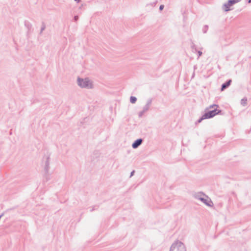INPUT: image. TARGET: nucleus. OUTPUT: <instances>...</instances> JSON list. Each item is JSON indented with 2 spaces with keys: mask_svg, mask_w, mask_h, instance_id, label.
Listing matches in <instances>:
<instances>
[{
  "mask_svg": "<svg viewBox=\"0 0 251 251\" xmlns=\"http://www.w3.org/2000/svg\"><path fill=\"white\" fill-rule=\"evenodd\" d=\"M78 19V16L77 15L74 16V20L76 21Z\"/></svg>",
  "mask_w": 251,
  "mask_h": 251,
  "instance_id": "19",
  "label": "nucleus"
},
{
  "mask_svg": "<svg viewBox=\"0 0 251 251\" xmlns=\"http://www.w3.org/2000/svg\"><path fill=\"white\" fill-rule=\"evenodd\" d=\"M77 84L79 86L83 88H92L93 86L92 82L88 78L83 79L78 77Z\"/></svg>",
  "mask_w": 251,
  "mask_h": 251,
  "instance_id": "1",
  "label": "nucleus"
},
{
  "mask_svg": "<svg viewBox=\"0 0 251 251\" xmlns=\"http://www.w3.org/2000/svg\"><path fill=\"white\" fill-rule=\"evenodd\" d=\"M198 54V59L202 55V53L201 50H198L197 52Z\"/></svg>",
  "mask_w": 251,
  "mask_h": 251,
  "instance_id": "17",
  "label": "nucleus"
},
{
  "mask_svg": "<svg viewBox=\"0 0 251 251\" xmlns=\"http://www.w3.org/2000/svg\"><path fill=\"white\" fill-rule=\"evenodd\" d=\"M231 82V79H229L225 83H223L221 86V91H224L225 89L228 87L230 85Z\"/></svg>",
  "mask_w": 251,
  "mask_h": 251,
  "instance_id": "8",
  "label": "nucleus"
},
{
  "mask_svg": "<svg viewBox=\"0 0 251 251\" xmlns=\"http://www.w3.org/2000/svg\"><path fill=\"white\" fill-rule=\"evenodd\" d=\"M200 201L203 202L207 206H211V205L210 203H212V202L211 201V200L208 201L207 199L202 197V198L200 199Z\"/></svg>",
  "mask_w": 251,
  "mask_h": 251,
  "instance_id": "10",
  "label": "nucleus"
},
{
  "mask_svg": "<svg viewBox=\"0 0 251 251\" xmlns=\"http://www.w3.org/2000/svg\"><path fill=\"white\" fill-rule=\"evenodd\" d=\"M218 105H216V104H213V105H211L209 106V108H213L214 107H218Z\"/></svg>",
  "mask_w": 251,
  "mask_h": 251,
  "instance_id": "18",
  "label": "nucleus"
},
{
  "mask_svg": "<svg viewBox=\"0 0 251 251\" xmlns=\"http://www.w3.org/2000/svg\"><path fill=\"white\" fill-rule=\"evenodd\" d=\"M164 5H160V6H159V10H163V8H164Z\"/></svg>",
  "mask_w": 251,
  "mask_h": 251,
  "instance_id": "20",
  "label": "nucleus"
},
{
  "mask_svg": "<svg viewBox=\"0 0 251 251\" xmlns=\"http://www.w3.org/2000/svg\"><path fill=\"white\" fill-rule=\"evenodd\" d=\"M94 210H95V208H92V209L90 210V211H91V212H92V211H93Z\"/></svg>",
  "mask_w": 251,
  "mask_h": 251,
  "instance_id": "22",
  "label": "nucleus"
},
{
  "mask_svg": "<svg viewBox=\"0 0 251 251\" xmlns=\"http://www.w3.org/2000/svg\"><path fill=\"white\" fill-rule=\"evenodd\" d=\"M75 1H76L77 3H78L80 0H74Z\"/></svg>",
  "mask_w": 251,
  "mask_h": 251,
  "instance_id": "23",
  "label": "nucleus"
},
{
  "mask_svg": "<svg viewBox=\"0 0 251 251\" xmlns=\"http://www.w3.org/2000/svg\"><path fill=\"white\" fill-rule=\"evenodd\" d=\"M240 1V0H228L227 3H225L223 5V9L225 11L227 12L230 10L229 8L230 6Z\"/></svg>",
  "mask_w": 251,
  "mask_h": 251,
  "instance_id": "5",
  "label": "nucleus"
},
{
  "mask_svg": "<svg viewBox=\"0 0 251 251\" xmlns=\"http://www.w3.org/2000/svg\"><path fill=\"white\" fill-rule=\"evenodd\" d=\"M50 169V157H47L45 163L44 170L46 173H48Z\"/></svg>",
  "mask_w": 251,
  "mask_h": 251,
  "instance_id": "7",
  "label": "nucleus"
},
{
  "mask_svg": "<svg viewBox=\"0 0 251 251\" xmlns=\"http://www.w3.org/2000/svg\"><path fill=\"white\" fill-rule=\"evenodd\" d=\"M170 251H186V249L183 243L177 241L172 245Z\"/></svg>",
  "mask_w": 251,
  "mask_h": 251,
  "instance_id": "2",
  "label": "nucleus"
},
{
  "mask_svg": "<svg viewBox=\"0 0 251 251\" xmlns=\"http://www.w3.org/2000/svg\"><path fill=\"white\" fill-rule=\"evenodd\" d=\"M221 112L220 110H217V109H214V110L208 111L206 112L204 114V117L205 119H209L213 117L217 114H218Z\"/></svg>",
  "mask_w": 251,
  "mask_h": 251,
  "instance_id": "4",
  "label": "nucleus"
},
{
  "mask_svg": "<svg viewBox=\"0 0 251 251\" xmlns=\"http://www.w3.org/2000/svg\"><path fill=\"white\" fill-rule=\"evenodd\" d=\"M134 172H135V171H132L131 172V173H130V177H131V176H132L134 175Z\"/></svg>",
  "mask_w": 251,
  "mask_h": 251,
  "instance_id": "21",
  "label": "nucleus"
},
{
  "mask_svg": "<svg viewBox=\"0 0 251 251\" xmlns=\"http://www.w3.org/2000/svg\"><path fill=\"white\" fill-rule=\"evenodd\" d=\"M248 2L249 3H251V0H248Z\"/></svg>",
  "mask_w": 251,
  "mask_h": 251,
  "instance_id": "24",
  "label": "nucleus"
},
{
  "mask_svg": "<svg viewBox=\"0 0 251 251\" xmlns=\"http://www.w3.org/2000/svg\"><path fill=\"white\" fill-rule=\"evenodd\" d=\"M137 101V98L134 96H131L130 98V101L131 103H135Z\"/></svg>",
  "mask_w": 251,
  "mask_h": 251,
  "instance_id": "11",
  "label": "nucleus"
},
{
  "mask_svg": "<svg viewBox=\"0 0 251 251\" xmlns=\"http://www.w3.org/2000/svg\"><path fill=\"white\" fill-rule=\"evenodd\" d=\"M142 142H143L142 139H141V138L138 139L133 143V144H132V147L133 149H136L142 144Z\"/></svg>",
  "mask_w": 251,
  "mask_h": 251,
  "instance_id": "6",
  "label": "nucleus"
},
{
  "mask_svg": "<svg viewBox=\"0 0 251 251\" xmlns=\"http://www.w3.org/2000/svg\"><path fill=\"white\" fill-rule=\"evenodd\" d=\"M191 48L193 52L195 53L198 51L196 45L193 43L191 45Z\"/></svg>",
  "mask_w": 251,
  "mask_h": 251,
  "instance_id": "12",
  "label": "nucleus"
},
{
  "mask_svg": "<svg viewBox=\"0 0 251 251\" xmlns=\"http://www.w3.org/2000/svg\"><path fill=\"white\" fill-rule=\"evenodd\" d=\"M208 27V25H205L204 26V27H203V29H202V30H203V32L204 33H206V32H207V30Z\"/></svg>",
  "mask_w": 251,
  "mask_h": 251,
  "instance_id": "15",
  "label": "nucleus"
},
{
  "mask_svg": "<svg viewBox=\"0 0 251 251\" xmlns=\"http://www.w3.org/2000/svg\"><path fill=\"white\" fill-rule=\"evenodd\" d=\"M204 119H205V118H204V115H203L201 116V117L198 120V122L201 123V121H202Z\"/></svg>",
  "mask_w": 251,
  "mask_h": 251,
  "instance_id": "16",
  "label": "nucleus"
},
{
  "mask_svg": "<svg viewBox=\"0 0 251 251\" xmlns=\"http://www.w3.org/2000/svg\"><path fill=\"white\" fill-rule=\"evenodd\" d=\"M45 28H46V25H45V23L44 22H43L42 24V27L41 28L40 34H41L42 33V32L45 29Z\"/></svg>",
  "mask_w": 251,
  "mask_h": 251,
  "instance_id": "14",
  "label": "nucleus"
},
{
  "mask_svg": "<svg viewBox=\"0 0 251 251\" xmlns=\"http://www.w3.org/2000/svg\"><path fill=\"white\" fill-rule=\"evenodd\" d=\"M205 196L206 197H207V196H206L202 192H199V193H195L194 195V197L198 199V200H200V199L201 198H202V196Z\"/></svg>",
  "mask_w": 251,
  "mask_h": 251,
  "instance_id": "9",
  "label": "nucleus"
},
{
  "mask_svg": "<svg viewBox=\"0 0 251 251\" xmlns=\"http://www.w3.org/2000/svg\"><path fill=\"white\" fill-rule=\"evenodd\" d=\"M152 100L151 99H150L148 100L146 105L143 108V110L139 112V113H138L139 117H140V118L142 117L143 116V115L144 114V113H146V112H147L149 110L150 106L152 103Z\"/></svg>",
  "mask_w": 251,
  "mask_h": 251,
  "instance_id": "3",
  "label": "nucleus"
},
{
  "mask_svg": "<svg viewBox=\"0 0 251 251\" xmlns=\"http://www.w3.org/2000/svg\"><path fill=\"white\" fill-rule=\"evenodd\" d=\"M247 99L245 98L242 99L241 100V103L242 105L245 106L247 104Z\"/></svg>",
  "mask_w": 251,
  "mask_h": 251,
  "instance_id": "13",
  "label": "nucleus"
}]
</instances>
